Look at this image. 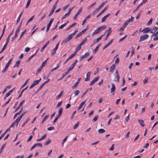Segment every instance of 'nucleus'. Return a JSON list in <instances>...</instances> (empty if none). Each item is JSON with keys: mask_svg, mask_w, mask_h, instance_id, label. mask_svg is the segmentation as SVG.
Returning <instances> with one entry per match:
<instances>
[{"mask_svg": "<svg viewBox=\"0 0 158 158\" xmlns=\"http://www.w3.org/2000/svg\"><path fill=\"white\" fill-rule=\"evenodd\" d=\"M158 28L156 27H153L152 29H151V33L154 34L156 33V31L158 30Z\"/></svg>", "mask_w": 158, "mask_h": 158, "instance_id": "nucleus-6", "label": "nucleus"}, {"mask_svg": "<svg viewBox=\"0 0 158 158\" xmlns=\"http://www.w3.org/2000/svg\"><path fill=\"white\" fill-rule=\"evenodd\" d=\"M81 12H82V8H81L79 10H78V11L77 13L74 16V17L73 18V19L74 20L76 19H77V16H78V15H80V13H81Z\"/></svg>", "mask_w": 158, "mask_h": 158, "instance_id": "nucleus-11", "label": "nucleus"}, {"mask_svg": "<svg viewBox=\"0 0 158 158\" xmlns=\"http://www.w3.org/2000/svg\"><path fill=\"white\" fill-rule=\"evenodd\" d=\"M91 16L90 15H89L83 21V22L82 23V25H84L85 23H86V22L87 20Z\"/></svg>", "mask_w": 158, "mask_h": 158, "instance_id": "nucleus-25", "label": "nucleus"}, {"mask_svg": "<svg viewBox=\"0 0 158 158\" xmlns=\"http://www.w3.org/2000/svg\"><path fill=\"white\" fill-rule=\"evenodd\" d=\"M90 72H88L86 74V77L85 78V81H88L89 79H90Z\"/></svg>", "mask_w": 158, "mask_h": 158, "instance_id": "nucleus-13", "label": "nucleus"}, {"mask_svg": "<svg viewBox=\"0 0 158 158\" xmlns=\"http://www.w3.org/2000/svg\"><path fill=\"white\" fill-rule=\"evenodd\" d=\"M89 55V52L86 53L84 55L81 56L80 57V60L82 61L83 59L87 57Z\"/></svg>", "mask_w": 158, "mask_h": 158, "instance_id": "nucleus-5", "label": "nucleus"}, {"mask_svg": "<svg viewBox=\"0 0 158 158\" xmlns=\"http://www.w3.org/2000/svg\"><path fill=\"white\" fill-rule=\"evenodd\" d=\"M81 46L82 45L81 44V45L80 44H78L76 49L75 52H76L77 51L80 50L81 48Z\"/></svg>", "mask_w": 158, "mask_h": 158, "instance_id": "nucleus-29", "label": "nucleus"}, {"mask_svg": "<svg viewBox=\"0 0 158 158\" xmlns=\"http://www.w3.org/2000/svg\"><path fill=\"white\" fill-rule=\"evenodd\" d=\"M79 124V122H77L74 125L73 127V129H76L78 126Z\"/></svg>", "mask_w": 158, "mask_h": 158, "instance_id": "nucleus-47", "label": "nucleus"}, {"mask_svg": "<svg viewBox=\"0 0 158 158\" xmlns=\"http://www.w3.org/2000/svg\"><path fill=\"white\" fill-rule=\"evenodd\" d=\"M110 14L109 13L108 14L106 15H105L104 17L102 20V22H103L104 21H105V20H106V19L110 16Z\"/></svg>", "mask_w": 158, "mask_h": 158, "instance_id": "nucleus-14", "label": "nucleus"}, {"mask_svg": "<svg viewBox=\"0 0 158 158\" xmlns=\"http://www.w3.org/2000/svg\"><path fill=\"white\" fill-rule=\"evenodd\" d=\"M80 91L79 90H76L74 92V94L75 96H77L80 93Z\"/></svg>", "mask_w": 158, "mask_h": 158, "instance_id": "nucleus-42", "label": "nucleus"}, {"mask_svg": "<svg viewBox=\"0 0 158 158\" xmlns=\"http://www.w3.org/2000/svg\"><path fill=\"white\" fill-rule=\"evenodd\" d=\"M14 28L13 30H12V32L9 34V35H8V37H7V40L9 41V39H10V36L12 35V34H13V33L14 31Z\"/></svg>", "mask_w": 158, "mask_h": 158, "instance_id": "nucleus-38", "label": "nucleus"}, {"mask_svg": "<svg viewBox=\"0 0 158 158\" xmlns=\"http://www.w3.org/2000/svg\"><path fill=\"white\" fill-rule=\"evenodd\" d=\"M30 120V119L29 118H27V120H26L25 122L23 123L22 127H24V125H25V124L27 123Z\"/></svg>", "mask_w": 158, "mask_h": 158, "instance_id": "nucleus-46", "label": "nucleus"}, {"mask_svg": "<svg viewBox=\"0 0 158 158\" xmlns=\"http://www.w3.org/2000/svg\"><path fill=\"white\" fill-rule=\"evenodd\" d=\"M26 30H25L23 32H22V33H21V34L20 35V38L19 39V40L20 39H21V38L23 37L24 34L26 32Z\"/></svg>", "mask_w": 158, "mask_h": 158, "instance_id": "nucleus-43", "label": "nucleus"}, {"mask_svg": "<svg viewBox=\"0 0 158 158\" xmlns=\"http://www.w3.org/2000/svg\"><path fill=\"white\" fill-rule=\"evenodd\" d=\"M76 54V52H75L74 53L71 54L68 58L69 59L72 58Z\"/></svg>", "mask_w": 158, "mask_h": 158, "instance_id": "nucleus-48", "label": "nucleus"}, {"mask_svg": "<svg viewBox=\"0 0 158 158\" xmlns=\"http://www.w3.org/2000/svg\"><path fill=\"white\" fill-rule=\"evenodd\" d=\"M60 116L57 115V116L55 118L53 121V124H54L57 120V119L60 118Z\"/></svg>", "mask_w": 158, "mask_h": 158, "instance_id": "nucleus-60", "label": "nucleus"}, {"mask_svg": "<svg viewBox=\"0 0 158 158\" xmlns=\"http://www.w3.org/2000/svg\"><path fill=\"white\" fill-rule=\"evenodd\" d=\"M73 34H70L67 37L68 39H69V40H71L72 38L73 37Z\"/></svg>", "mask_w": 158, "mask_h": 158, "instance_id": "nucleus-37", "label": "nucleus"}, {"mask_svg": "<svg viewBox=\"0 0 158 158\" xmlns=\"http://www.w3.org/2000/svg\"><path fill=\"white\" fill-rule=\"evenodd\" d=\"M66 75H67L66 73H63L61 77L59 79H58V80H61Z\"/></svg>", "mask_w": 158, "mask_h": 158, "instance_id": "nucleus-54", "label": "nucleus"}, {"mask_svg": "<svg viewBox=\"0 0 158 158\" xmlns=\"http://www.w3.org/2000/svg\"><path fill=\"white\" fill-rule=\"evenodd\" d=\"M10 64H8V63H7L6 65H5V67L4 69H3V70L2 71V73H4L5 72L6 70L7 69Z\"/></svg>", "mask_w": 158, "mask_h": 158, "instance_id": "nucleus-24", "label": "nucleus"}, {"mask_svg": "<svg viewBox=\"0 0 158 158\" xmlns=\"http://www.w3.org/2000/svg\"><path fill=\"white\" fill-rule=\"evenodd\" d=\"M113 40L114 39H112L110 40L103 48V50H104L108 46H109L113 42Z\"/></svg>", "mask_w": 158, "mask_h": 158, "instance_id": "nucleus-8", "label": "nucleus"}, {"mask_svg": "<svg viewBox=\"0 0 158 158\" xmlns=\"http://www.w3.org/2000/svg\"><path fill=\"white\" fill-rule=\"evenodd\" d=\"M63 111V108L62 107L60 108L58 110V115L60 116L62 114Z\"/></svg>", "mask_w": 158, "mask_h": 158, "instance_id": "nucleus-28", "label": "nucleus"}, {"mask_svg": "<svg viewBox=\"0 0 158 158\" xmlns=\"http://www.w3.org/2000/svg\"><path fill=\"white\" fill-rule=\"evenodd\" d=\"M51 140L50 139H49L47 141L45 142L44 144L46 146L48 145L51 142Z\"/></svg>", "mask_w": 158, "mask_h": 158, "instance_id": "nucleus-39", "label": "nucleus"}, {"mask_svg": "<svg viewBox=\"0 0 158 158\" xmlns=\"http://www.w3.org/2000/svg\"><path fill=\"white\" fill-rule=\"evenodd\" d=\"M51 24L48 23V24L47 25V29H46V31H49V28H50V26H51Z\"/></svg>", "mask_w": 158, "mask_h": 158, "instance_id": "nucleus-57", "label": "nucleus"}, {"mask_svg": "<svg viewBox=\"0 0 158 158\" xmlns=\"http://www.w3.org/2000/svg\"><path fill=\"white\" fill-rule=\"evenodd\" d=\"M98 115H96V116L93 119V120L94 122H96L98 119Z\"/></svg>", "mask_w": 158, "mask_h": 158, "instance_id": "nucleus-52", "label": "nucleus"}, {"mask_svg": "<svg viewBox=\"0 0 158 158\" xmlns=\"http://www.w3.org/2000/svg\"><path fill=\"white\" fill-rule=\"evenodd\" d=\"M151 31V28L150 27H146L143 29L142 31L144 33H148Z\"/></svg>", "mask_w": 158, "mask_h": 158, "instance_id": "nucleus-10", "label": "nucleus"}, {"mask_svg": "<svg viewBox=\"0 0 158 158\" xmlns=\"http://www.w3.org/2000/svg\"><path fill=\"white\" fill-rule=\"evenodd\" d=\"M114 81H117L118 82L119 81V80L120 78V76L119 75L118 70H116L115 73L114 74Z\"/></svg>", "mask_w": 158, "mask_h": 158, "instance_id": "nucleus-2", "label": "nucleus"}, {"mask_svg": "<svg viewBox=\"0 0 158 158\" xmlns=\"http://www.w3.org/2000/svg\"><path fill=\"white\" fill-rule=\"evenodd\" d=\"M105 131V130L103 129H100L98 130V132L99 133H103Z\"/></svg>", "mask_w": 158, "mask_h": 158, "instance_id": "nucleus-40", "label": "nucleus"}, {"mask_svg": "<svg viewBox=\"0 0 158 158\" xmlns=\"http://www.w3.org/2000/svg\"><path fill=\"white\" fill-rule=\"evenodd\" d=\"M86 102V101L85 100L81 103L80 106L78 108V110H80L82 106Z\"/></svg>", "mask_w": 158, "mask_h": 158, "instance_id": "nucleus-32", "label": "nucleus"}, {"mask_svg": "<svg viewBox=\"0 0 158 158\" xmlns=\"http://www.w3.org/2000/svg\"><path fill=\"white\" fill-rule=\"evenodd\" d=\"M81 79V78H78V79L77 81L75 83V85H73V86H72V88L73 89H74V88H76L77 87L78 84H79V83L80 82V81Z\"/></svg>", "mask_w": 158, "mask_h": 158, "instance_id": "nucleus-16", "label": "nucleus"}, {"mask_svg": "<svg viewBox=\"0 0 158 158\" xmlns=\"http://www.w3.org/2000/svg\"><path fill=\"white\" fill-rule=\"evenodd\" d=\"M134 19L135 18L132 16L131 19H129L125 22L128 24L129 23L133 22Z\"/></svg>", "mask_w": 158, "mask_h": 158, "instance_id": "nucleus-17", "label": "nucleus"}, {"mask_svg": "<svg viewBox=\"0 0 158 158\" xmlns=\"http://www.w3.org/2000/svg\"><path fill=\"white\" fill-rule=\"evenodd\" d=\"M63 91H61L60 93L56 97V100L58 99L59 98H60L62 96L63 94Z\"/></svg>", "mask_w": 158, "mask_h": 158, "instance_id": "nucleus-35", "label": "nucleus"}, {"mask_svg": "<svg viewBox=\"0 0 158 158\" xmlns=\"http://www.w3.org/2000/svg\"><path fill=\"white\" fill-rule=\"evenodd\" d=\"M54 129H55V128L54 127L51 126V127H50L48 128V130L49 131H50V130H54Z\"/></svg>", "mask_w": 158, "mask_h": 158, "instance_id": "nucleus-62", "label": "nucleus"}, {"mask_svg": "<svg viewBox=\"0 0 158 158\" xmlns=\"http://www.w3.org/2000/svg\"><path fill=\"white\" fill-rule=\"evenodd\" d=\"M29 80V79H27L26 81H25V83L24 84H23L22 86H21V88H22L24 86H25V85H26L27 84V83H28V81Z\"/></svg>", "mask_w": 158, "mask_h": 158, "instance_id": "nucleus-58", "label": "nucleus"}, {"mask_svg": "<svg viewBox=\"0 0 158 158\" xmlns=\"http://www.w3.org/2000/svg\"><path fill=\"white\" fill-rule=\"evenodd\" d=\"M20 119H19V118L18 117L16 119L15 121L12 123H14V124L15 125V124H16V126H17L18 125V123L20 120Z\"/></svg>", "mask_w": 158, "mask_h": 158, "instance_id": "nucleus-18", "label": "nucleus"}, {"mask_svg": "<svg viewBox=\"0 0 158 158\" xmlns=\"http://www.w3.org/2000/svg\"><path fill=\"white\" fill-rule=\"evenodd\" d=\"M87 37H85L82 41L80 43L81 45V44L82 45H83L87 41Z\"/></svg>", "mask_w": 158, "mask_h": 158, "instance_id": "nucleus-36", "label": "nucleus"}, {"mask_svg": "<svg viewBox=\"0 0 158 158\" xmlns=\"http://www.w3.org/2000/svg\"><path fill=\"white\" fill-rule=\"evenodd\" d=\"M49 114H48L46 115L43 118L42 121L41 122V124H43V123L46 120V119L49 117Z\"/></svg>", "mask_w": 158, "mask_h": 158, "instance_id": "nucleus-27", "label": "nucleus"}, {"mask_svg": "<svg viewBox=\"0 0 158 158\" xmlns=\"http://www.w3.org/2000/svg\"><path fill=\"white\" fill-rule=\"evenodd\" d=\"M130 114H129L127 117L125 118V120L127 122H128L130 119Z\"/></svg>", "mask_w": 158, "mask_h": 158, "instance_id": "nucleus-63", "label": "nucleus"}, {"mask_svg": "<svg viewBox=\"0 0 158 158\" xmlns=\"http://www.w3.org/2000/svg\"><path fill=\"white\" fill-rule=\"evenodd\" d=\"M49 44V41H48L43 46V48L40 50V52H42L44 49L47 47Z\"/></svg>", "mask_w": 158, "mask_h": 158, "instance_id": "nucleus-22", "label": "nucleus"}, {"mask_svg": "<svg viewBox=\"0 0 158 158\" xmlns=\"http://www.w3.org/2000/svg\"><path fill=\"white\" fill-rule=\"evenodd\" d=\"M15 88L10 90L6 95V97H8L13 91Z\"/></svg>", "mask_w": 158, "mask_h": 158, "instance_id": "nucleus-19", "label": "nucleus"}, {"mask_svg": "<svg viewBox=\"0 0 158 158\" xmlns=\"http://www.w3.org/2000/svg\"><path fill=\"white\" fill-rule=\"evenodd\" d=\"M138 121L141 127H143L145 126V124L143 120L138 119Z\"/></svg>", "mask_w": 158, "mask_h": 158, "instance_id": "nucleus-9", "label": "nucleus"}, {"mask_svg": "<svg viewBox=\"0 0 158 158\" xmlns=\"http://www.w3.org/2000/svg\"><path fill=\"white\" fill-rule=\"evenodd\" d=\"M128 24L125 22L124 23L123 26L120 28V30L123 31L124 30V28L127 26Z\"/></svg>", "mask_w": 158, "mask_h": 158, "instance_id": "nucleus-26", "label": "nucleus"}, {"mask_svg": "<svg viewBox=\"0 0 158 158\" xmlns=\"http://www.w3.org/2000/svg\"><path fill=\"white\" fill-rule=\"evenodd\" d=\"M101 39V37H100L99 38L94 40L93 41V42L94 43H96L98 42Z\"/></svg>", "mask_w": 158, "mask_h": 158, "instance_id": "nucleus-30", "label": "nucleus"}, {"mask_svg": "<svg viewBox=\"0 0 158 158\" xmlns=\"http://www.w3.org/2000/svg\"><path fill=\"white\" fill-rule=\"evenodd\" d=\"M149 35H148L147 34H144L143 35H141L140 36V40L139 41V42L140 41H144L146 39H147L148 38Z\"/></svg>", "mask_w": 158, "mask_h": 158, "instance_id": "nucleus-3", "label": "nucleus"}, {"mask_svg": "<svg viewBox=\"0 0 158 158\" xmlns=\"http://www.w3.org/2000/svg\"><path fill=\"white\" fill-rule=\"evenodd\" d=\"M98 48H99V46H97L96 47L95 49L93 50L94 53H95V52H96L98 50Z\"/></svg>", "mask_w": 158, "mask_h": 158, "instance_id": "nucleus-61", "label": "nucleus"}, {"mask_svg": "<svg viewBox=\"0 0 158 158\" xmlns=\"http://www.w3.org/2000/svg\"><path fill=\"white\" fill-rule=\"evenodd\" d=\"M105 4V3L104 2H103L100 5V6L98 8H97L94 11V12H93V15H94V14H95V12H96V11H98L99 10H100L101 8H102L104 6V5Z\"/></svg>", "mask_w": 158, "mask_h": 158, "instance_id": "nucleus-4", "label": "nucleus"}, {"mask_svg": "<svg viewBox=\"0 0 158 158\" xmlns=\"http://www.w3.org/2000/svg\"><path fill=\"white\" fill-rule=\"evenodd\" d=\"M57 49L56 48H54L52 51V52L51 53V54L52 56H53L56 52V51L57 50Z\"/></svg>", "mask_w": 158, "mask_h": 158, "instance_id": "nucleus-49", "label": "nucleus"}, {"mask_svg": "<svg viewBox=\"0 0 158 158\" xmlns=\"http://www.w3.org/2000/svg\"><path fill=\"white\" fill-rule=\"evenodd\" d=\"M116 65L115 64H113L110 67V72H112L114 69Z\"/></svg>", "mask_w": 158, "mask_h": 158, "instance_id": "nucleus-23", "label": "nucleus"}, {"mask_svg": "<svg viewBox=\"0 0 158 158\" xmlns=\"http://www.w3.org/2000/svg\"><path fill=\"white\" fill-rule=\"evenodd\" d=\"M10 130V128H8L6 130L5 132L3 133L0 136V140L4 137L7 131Z\"/></svg>", "mask_w": 158, "mask_h": 158, "instance_id": "nucleus-21", "label": "nucleus"}, {"mask_svg": "<svg viewBox=\"0 0 158 158\" xmlns=\"http://www.w3.org/2000/svg\"><path fill=\"white\" fill-rule=\"evenodd\" d=\"M74 67V66L73 65V64H72L71 65L70 67L69 68H68V69L70 71L72 70L73 69Z\"/></svg>", "mask_w": 158, "mask_h": 158, "instance_id": "nucleus-59", "label": "nucleus"}, {"mask_svg": "<svg viewBox=\"0 0 158 158\" xmlns=\"http://www.w3.org/2000/svg\"><path fill=\"white\" fill-rule=\"evenodd\" d=\"M31 0H28L26 6V8H27L28 7L31 2Z\"/></svg>", "mask_w": 158, "mask_h": 158, "instance_id": "nucleus-56", "label": "nucleus"}, {"mask_svg": "<svg viewBox=\"0 0 158 158\" xmlns=\"http://www.w3.org/2000/svg\"><path fill=\"white\" fill-rule=\"evenodd\" d=\"M106 27V25H104L98 27L94 31L92 34V35L93 36L94 35L100 33L102 31L105 29Z\"/></svg>", "mask_w": 158, "mask_h": 158, "instance_id": "nucleus-1", "label": "nucleus"}, {"mask_svg": "<svg viewBox=\"0 0 158 158\" xmlns=\"http://www.w3.org/2000/svg\"><path fill=\"white\" fill-rule=\"evenodd\" d=\"M108 6L105 7L103 10L99 13V14L97 16V17H98L101 15L102 13H103L108 8Z\"/></svg>", "mask_w": 158, "mask_h": 158, "instance_id": "nucleus-12", "label": "nucleus"}, {"mask_svg": "<svg viewBox=\"0 0 158 158\" xmlns=\"http://www.w3.org/2000/svg\"><path fill=\"white\" fill-rule=\"evenodd\" d=\"M47 64V62H46V61H44V62H43L42 64V65H41L40 66V67L42 68H43V67L46 64Z\"/></svg>", "mask_w": 158, "mask_h": 158, "instance_id": "nucleus-50", "label": "nucleus"}, {"mask_svg": "<svg viewBox=\"0 0 158 158\" xmlns=\"http://www.w3.org/2000/svg\"><path fill=\"white\" fill-rule=\"evenodd\" d=\"M21 61L18 60L16 63L15 64L14 66V67H19V65Z\"/></svg>", "mask_w": 158, "mask_h": 158, "instance_id": "nucleus-33", "label": "nucleus"}, {"mask_svg": "<svg viewBox=\"0 0 158 158\" xmlns=\"http://www.w3.org/2000/svg\"><path fill=\"white\" fill-rule=\"evenodd\" d=\"M148 78H145L143 81V82L144 84H146L148 81Z\"/></svg>", "mask_w": 158, "mask_h": 158, "instance_id": "nucleus-64", "label": "nucleus"}, {"mask_svg": "<svg viewBox=\"0 0 158 158\" xmlns=\"http://www.w3.org/2000/svg\"><path fill=\"white\" fill-rule=\"evenodd\" d=\"M27 112V110H24L22 114L21 115H20L19 117H18L20 119H21L22 118V116H23L26 114V113Z\"/></svg>", "mask_w": 158, "mask_h": 158, "instance_id": "nucleus-34", "label": "nucleus"}, {"mask_svg": "<svg viewBox=\"0 0 158 158\" xmlns=\"http://www.w3.org/2000/svg\"><path fill=\"white\" fill-rule=\"evenodd\" d=\"M111 85H112V88L111 89V93H114L115 90V85L113 83H111Z\"/></svg>", "mask_w": 158, "mask_h": 158, "instance_id": "nucleus-15", "label": "nucleus"}, {"mask_svg": "<svg viewBox=\"0 0 158 158\" xmlns=\"http://www.w3.org/2000/svg\"><path fill=\"white\" fill-rule=\"evenodd\" d=\"M127 35H126L124 36L123 38H121L119 40V42H121V41H123L125 38H126L127 37Z\"/></svg>", "mask_w": 158, "mask_h": 158, "instance_id": "nucleus-53", "label": "nucleus"}, {"mask_svg": "<svg viewBox=\"0 0 158 158\" xmlns=\"http://www.w3.org/2000/svg\"><path fill=\"white\" fill-rule=\"evenodd\" d=\"M99 76H98L95 78L90 83V85H92L94 83L97 82L99 79Z\"/></svg>", "mask_w": 158, "mask_h": 158, "instance_id": "nucleus-7", "label": "nucleus"}, {"mask_svg": "<svg viewBox=\"0 0 158 158\" xmlns=\"http://www.w3.org/2000/svg\"><path fill=\"white\" fill-rule=\"evenodd\" d=\"M25 100H23L19 104L18 107L16 108L15 111H17L19 108L25 102Z\"/></svg>", "mask_w": 158, "mask_h": 158, "instance_id": "nucleus-20", "label": "nucleus"}, {"mask_svg": "<svg viewBox=\"0 0 158 158\" xmlns=\"http://www.w3.org/2000/svg\"><path fill=\"white\" fill-rule=\"evenodd\" d=\"M69 41H70L67 38H65L63 41L62 42V43H63L65 44L67 42H69Z\"/></svg>", "mask_w": 158, "mask_h": 158, "instance_id": "nucleus-45", "label": "nucleus"}, {"mask_svg": "<svg viewBox=\"0 0 158 158\" xmlns=\"http://www.w3.org/2000/svg\"><path fill=\"white\" fill-rule=\"evenodd\" d=\"M6 143L4 144H3L2 145V147H1V148L0 150V154L2 153L3 150L4 148L6 146Z\"/></svg>", "mask_w": 158, "mask_h": 158, "instance_id": "nucleus-41", "label": "nucleus"}, {"mask_svg": "<svg viewBox=\"0 0 158 158\" xmlns=\"http://www.w3.org/2000/svg\"><path fill=\"white\" fill-rule=\"evenodd\" d=\"M42 68H42L40 66V68L38 69L37 71L36 74H38V73H40V72L41 71Z\"/></svg>", "mask_w": 158, "mask_h": 158, "instance_id": "nucleus-51", "label": "nucleus"}, {"mask_svg": "<svg viewBox=\"0 0 158 158\" xmlns=\"http://www.w3.org/2000/svg\"><path fill=\"white\" fill-rule=\"evenodd\" d=\"M152 18L150 19L149 21H148V23L147 25H148L151 24L152 23Z\"/></svg>", "mask_w": 158, "mask_h": 158, "instance_id": "nucleus-55", "label": "nucleus"}, {"mask_svg": "<svg viewBox=\"0 0 158 158\" xmlns=\"http://www.w3.org/2000/svg\"><path fill=\"white\" fill-rule=\"evenodd\" d=\"M41 80V78H40L39 80H35L33 81V83L35 85H36L38 84L39 83V82Z\"/></svg>", "mask_w": 158, "mask_h": 158, "instance_id": "nucleus-31", "label": "nucleus"}, {"mask_svg": "<svg viewBox=\"0 0 158 158\" xmlns=\"http://www.w3.org/2000/svg\"><path fill=\"white\" fill-rule=\"evenodd\" d=\"M111 31H108V32H107V34L106 37V38L105 39V40H106L107 39V38L109 37L111 33Z\"/></svg>", "mask_w": 158, "mask_h": 158, "instance_id": "nucleus-44", "label": "nucleus"}]
</instances>
